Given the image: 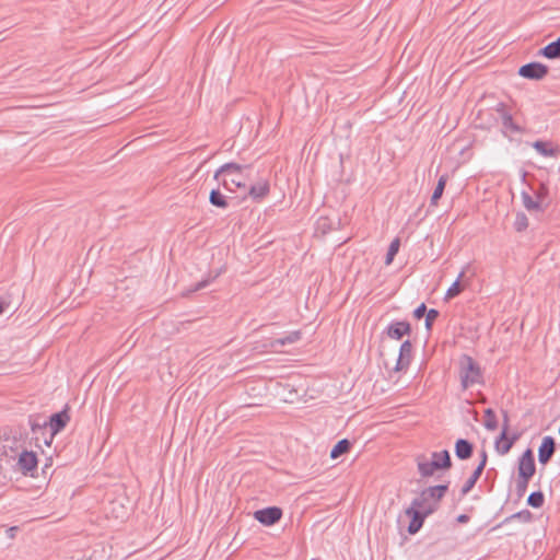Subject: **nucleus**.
<instances>
[{
	"label": "nucleus",
	"instance_id": "obj_32",
	"mask_svg": "<svg viewBox=\"0 0 560 560\" xmlns=\"http://www.w3.org/2000/svg\"><path fill=\"white\" fill-rule=\"evenodd\" d=\"M400 247V240L398 237L394 238L392 243L389 244L386 257H385V265H390L398 253Z\"/></svg>",
	"mask_w": 560,
	"mask_h": 560
},
{
	"label": "nucleus",
	"instance_id": "obj_21",
	"mask_svg": "<svg viewBox=\"0 0 560 560\" xmlns=\"http://www.w3.org/2000/svg\"><path fill=\"white\" fill-rule=\"evenodd\" d=\"M538 55L551 60L560 59V36L556 40L542 47L538 51Z\"/></svg>",
	"mask_w": 560,
	"mask_h": 560
},
{
	"label": "nucleus",
	"instance_id": "obj_36",
	"mask_svg": "<svg viewBox=\"0 0 560 560\" xmlns=\"http://www.w3.org/2000/svg\"><path fill=\"white\" fill-rule=\"evenodd\" d=\"M530 478H521V477H517V480H516V493H517V497L518 498H522L526 490H527V487H528V482H529Z\"/></svg>",
	"mask_w": 560,
	"mask_h": 560
},
{
	"label": "nucleus",
	"instance_id": "obj_42",
	"mask_svg": "<svg viewBox=\"0 0 560 560\" xmlns=\"http://www.w3.org/2000/svg\"><path fill=\"white\" fill-rule=\"evenodd\" d=\"M9 306V304L2 300H0V315L4 313L5 308Z\"/></svg>",
	"mask_w": 560,
	"mask_h": 560
},
{
	"label": "nucleus",
	"instance_id": "obj_31",
	"mask_svg": "<svg viewBox=\"0 0 560 560\" xmlns=\"http://www.w3.org/2000/svg\"><path fill=\"white\" fill-rule=\"evenodd\" d=\"M545 503V495L541 491H534L527 498V504L534 509H539Z\"/></svg>",
	"mask_w": 560,
	"mask_h": 560
},
{
	"label": "nucleus",
	"instance_id": "obj_9",
	"mask_svg": "<svg viewBox=\"0 0 560 560\" xmlns=\"http://www.w3.org/2000/svg\"><path fill=\"white\" fill-rule=\"evenodd\" d=\"M479 455H480L479 464L474 469L472 474L465 481L464 486L460 489V494L463 497H465L466 494H468L472 490V488L476 486L477 481L479 480V478L481 477V475H482V472H483V470L486 468V465H487V462H488L487 451L486 450H481Z\"/></svg>",
	"mask_w": 560,
	"mask_h": 560
},
{
	"label": "nucleus",
	"instance_id": "obj_24",
	"mask_svg": "<svg viewBox=\"0 0 560 560\" xmlns=\"http://www.w3.org/2000/svg\"><path fill=\"white\" fill-rule=\"evenodd\" d=\"M209 201L217 208L226 209L229 207L225 196L219 189H212L210 191Z\"/></svg>",
	"mask_w": 560,
	"mask_h": 560
},
{
	"label": "nucleus",
	"instance_id": "obj_43",
	"mask_svg": "<svg viewBox=\"0 0 560 560\" xmlns=\"http://www.w3.org/2000/svg\"><path fill=\"white\" fill-rule=\"evenodd\" d=\"M18 529V527H11L8 532L10 533V537L14 536V532Z\"/></svg>",
	"mask_w": 560,
	"mask_h": 560
},
{
	"label": "nucleus",
	"instance_id": "obj_18",
	"mask_svg": "<svg viewBox=\"0 0 560 560\" xmlns=\"http://www.w3.org/2000/svg\"><path fill=\"white\" fill-rule=\"evenodd\" d=\"M474 454V444L466 439H458L455 442V455L460 460L469 459Z\"/></svg>",
	"mask_w": 560,
	"mask_h": 560
},
{
	"label": "nucleus",
	"instance_id": "obj_38",
	"mask_svg": "<svg viewBox=\"0 0 560 560\" xmlns=\"http://www.w3.org/2000/svg\"><path fill=\"white\" fill-rule=\"evenodd\" d=\"M428 311L429 310L427 308V305L424 303H421L418 307L415 308L413 316L415 318L420 319L423 316L425 317Z\"/></svg>",
	"mask_w": 560,
	"mask_h": 560
},
{
	"label": "nucleus",
	"instance_id": "obj_30",
	"mask_svg": "<svg viewBox=\"0 0 560 560\" xmlns=\"http://www.w3.org/2000/svg\"><path fill=\"white\" fill-rule=\"evenodd\" d=\"M463 277H464V271H462L458 275L457 279L453 282V284L446 291V295H445L446 299H453L463 292L464 285L460 283V279Z\"/></svg>",
	"mask_w": 560,
	"mask_h": 560
},
{
	"label": "nucleus",
	"instance_id": "obj_20",
	"mask_svg": "<svg viewBox=\"0 0 560 560\" xmlns=\"http://www.w3.org/2000/svg\"><path fill=\"white\" fill-rule=\"evenodd\" d=\"M302 334L300 330H294L289 334H287L284 337L277 338L275 340L270 341V348L273 350H278L281 347H284L287 345H292L301 340Z\"/></svg>",
	"mask_w": 560,
	"mask_h": 560
},
{
	"label": "nucleus",
	"instance_id": "obj_45",
	"mask_svg": "<svg viewBox=\"0 0 560 560\" xmlns=\"http://www.w3.org/2000/svg\"><path fill=\"white\" fill-rule=\"evenodd\" d=\"M50 467V464H46L44 467H43V472L46 474V469H48Z\"/></svg>",
	"mask_w": 560,
	"mask_h": 560
},
{
	"label": "nucleus",
	"instance_id": "obj_37",
	"mask_svg": "<svg viewBox=\"0 0 560 560\" xmlns=\"http://www.w3.org/2000/svg\"><path fill=\"white\" fill-rule=\"evenodd\" d=\"M534 194H535L536 199H538L540 202H542L547 198V196L549 194V189L546 184L540 183L538 188L534 190Z\"/></svg>",
	"mask_w": 560,
	"mask_h": 560
},
{
	"label": "nucleus",
	"instance_id": "obj_29",
	"mask_svg": "<svg viewBox=\"0 0 560 560\" xmlns=\"http://www.w3.org/2000/svg\"><path fill=\"white\" fill-rule=\"evenodd\" d=\"M483 425L488 431H494L498 429V420L493 409L487 408L485 410Z\"/></svg>",
	"mask_w": 560,
	"mask_h": 560
},
{
	"label": "nucleus",
	"instance_id": "obj_33",
	"mask_svg": "<svg viewBox=\"0 0 560 560\" xmlns=\"http://www.w3.org/2000/svg\"><path fill=\"white\" fill-rule=\"evenodd\" d=\"M528 228V218L524 212H517L514 220V229L523 232Z\"/></svg>",
	"mask_w": 560,
	"mask_h": 560
},
{
	"label": "nucleus",
	"instance_id": "obj_23",
	"mask_svg": "<svg viewBox=\"0 0 560 560\" xmlns=\"http://www.w3.org/2000/svg\"><path fill=\"white\" fill-rule=\"evenodd\" d=\"M448 176L446 174L440 176L438 184L434 188V191L431 196V205L436 206L438 201L441 199L443 191L445 189L446 183H447Z\"/></svg>",
	"mask_w": 560,
	"mask_h": 560
},
{
	"label": "nucleus",
	"instance_id": "obj_6",
	"mask_svg": "<svg viewBox=\"0 0 560 560\" xmlns=\"http://www.w3.org/2000/svg\"><path fill=\"white\" fill-rule=\"evenodd\" d=\"M405 513L410 517L407 528L408 533L415 535L421 529L425 518L432 514V510H423L420 506H415L413 502H411V505L405 511Z\"/></svg>",
	"mask_w": 560,
	"mask_h": 560
},
{
	"label": "nucleus",
	"instance_id": "obj_39",
	"mask_svg": "<svg viewBox=\"0 0 560 560\" xmlns=\"http://www.w3.org/2000/svg\"><path fill=\"white\" fill-rule=\"evenodd\" d=\"M21 445H14L12 444V441L10 442H4L3 444V455H8L7 453V450L9 448L11 452L15 453L16 450L20 447Z\"/></svg>",
	"mask_w": 560,
	"mask_h": 560
},
{
	"label": "nucleus",
	"instance_id": "obj_12",
	"mask_svg": "<svg viewBox=\"0 0 560 560\" xmlns=\"http://www.w3.org/2000/svg\"><path fill=\"white\" fill-rule=\"evenodd\" d=\"M518 477L521 478H530L535 475L536 464L534 458V453L530 448H527L522 456L518 458Z\"/></svg>",
	"mask_w": 560,
	"mask_h": 560
},
{
	"label": "nucleus",
	"instance_id": "obj_44",
	"mask_svg": "<svg viewBox=\"0 0 560 560\" xmlns=\"http://www.w3.org/2000/svg\"><path fill=\"white\" fill-rule=\"evenodd\" d=\"M50 467V464H46L44 467H43V472L46 474V469H48Z\"/></svg>",
	"mask_w": 560,
	"mask_h": 560
},
{
	"label": "nucleus",
	"instance_id": "obj_34",
	"mask_svg": "<svg viewBox=\"0 0 560 560\" xmlns=\"http://www.w3.org/2000/svg\"><path fill=\"white\" fill-rule=\"evenodd\" d=\"M220 276V271L215 272L213 276L207 278V279H203L199 282H197L194 287H191L189 289V292H196V291H199V290H202L205 289L206 287L209 285V283L211 281H213L214 279H217L218 277Z\"/></svg>",
	"mask_w": 560,
	"mask_h": 560
},
{
	"label": "nucleus",
	"instance_id": "obj_10",
	"mask_svg": "<svg viewBox=\"0 0 560 560\" xmlns=\"http://www.w3.org/2000/svg\"><path fill=\"white\" fill-rule=\"evenodd\" d=\"M548 72L549 68L546 65L536 61L523 65L518 69V74L529 80H541Z\"/></svg>",
	"mask_w": 560,
	"mask_h": 560
},
{
	"label": "nucleus",
	"instance_id": "obj_35",
	"mask_svg": "<svg viewBox=\"0 0 560 560\" xmlns=\"http://www.w3.org/2000/svg\"><path fill=\"white\" fill-rule=\"evenodd\" d=\"M440 313L435 308H430L425 314V329L430 331L432 329L433 323L439 317Z\"/></svg>",
	"mask_w": 560,
	"mask_h": 560
},
{
	"label": "nucleus",
	"instance_id": "obj_28",
	"mask_svg": "<svg viewBox=\"0 0 560 560\" xmlns=\"http://www.w3.org/2000/svg\"><path fill=\"white\" fill-rule=\"evenodd\" d=\"M517 520L522 523H530L533 521V513L529 510H522L504 518L503 523H510Z\"/></svg>",
	"mask_w": 560,
	"mask_h": 560
},
{
	"label": "nucleus",
	"instance_id": "obj_3",
	"mask_svg": "<svg viewBox=\"0 0 560 560\" xmlns=\"http://www.w3.org/2000/svg\"><path fill=\"white\" fill-rule=\"evenodd\" d=\"M459 377L463 389L483 383L479 364L467 354H464L460 359Z\"/></svg>",
	"mask_w": 560,
	"mask_h": 560
},
{
	"label": "nucleus",
	"instance_id": "obj_19",
	"mask_svg": "<svg viewBox=\"0 0 560 560\" xmlns=\"http://www.w3.org/2000/svg\"><path fill=\"white\" fill-rule=\"evenodd\" d=\"M497 110L501 114L502 127L505 131H510L511 133H521L523 131V129L514 122L512 115L504 109L503 104H500Z\"/></svg>",
	"mask_w": 560,
	"mask_h": 560
},
{
	"label": "nucleus",
	"instance_id": "obj_7",
	"mask_svg": "<svg viewBox=\"0 0 560 560\" xmlns=\"http://www.w3.org/2000/svg\"><path fill=\"white\" fill-rule=\"evenodd\" d=\"M37 465V455L33 451L23 450L19 454L18 467L24 476L35 477Z\"/></svg>",
	"mask_w": 560,
	"mask_h": 560
},
{
	"label": "nucleus",
	"instance_id": "obj_25",
	"mask_svg": "<svg viewBox=\"0 0 560 560\" xmlns=\"http://www.w3.org/2000/svg\"><path fill=\"white\" fill-rule=\"evenodd\" d=\"M28 424L33 433H36L40 430H46L48 427L47 420L43 419L40 415H31L28 417Z\"/></svg>",
	"mask_w": 560,
	"mask_h": 560
},
{
	"label": "nucleus",
	"instance_id": "obj_13",
	"mask_svg": "<svg viewBox=\"0 0 560 560\" xmlns=\"http://www.w3.org/2000/svg\"><path fill=\"white\" fill-rule=\"evenodd\" d=\"M388 338L401 340L405 336H410L411 325L406 320H393L384 330Z\"/></svg>",
	"mask_w": 560,
	"mask_h": 560
},
{
	"label": "nucleus",
	"instance_id": "obj_27",
	"mask_svg": "<svg viewBox=\"0 0 560 560\" xmlns=\"http://www.w3.org/2000/svg\"><path fill=\"white\" fill-rule=\"evenodd\" d=\"M533 148L542 156H555L557 150L549 147L546 141L537 140L533 143Z\"/></svg>",
	"mask_w": 560,
	"mask_h": 560
},
{
	"label": "nucleus",
	"instance_id": "obj_22",
	"mask_svg": "<svg viewBox=\"0 0 560 560\" xmlns=\"http://www.w3.org/2000/svg\"><path fill=\"white\" fill-rule=\"evenodd\" d=\"M352 446V443L348 439H342L338 441L335 446L330 451V457L332 459H337L343 454H347L350 452Z\"/></svg>",
	"mask_w": 560,
	"mask_h": 560
},
{
	"label": "nucleus",
	"instance_id": "obj_17",
	"mask_svg": "<svg viewBox=\"0 0 560 560\" xmlns=\"http://www.w3.org/2000/svg\"><path fill=\"white\" fill-rule=\"evenodd\" d=\"M270 186L268 180L262 179L250 186L248 195L254 201L260 202L265 197L268 196Z\"/></svg>",
	"mask_w": 560,
	"mask_h": 560
},
{
	"label": "nucleus",
	"instance_id": "obj_5",
	"mask_svg": "<svg viewBox=\"0 0 560 560\" xmlns=\"http://www.w3.org/2000/svg\"><path fill=\"white\" fill-rule=\"evenodd\" d=\"M70 421L69 407L66 406L61 411L52 413L47 421L48 427L50 428L49 439H45L44 443L47 446L54 441L56 434L61 432Z\"/></svg>",
	"mask_w": 560,
	"mask_h": 560
},
{
	"label": "nucleus",
	"instance_id": "obj_40",
	"mask_svg": "<svg viewBox=\"0 0 560 560\" xmlns=\"http://www.w3.org/2000/svg\"><path fill=\"white\" fill-rule=\"evenodd\" d=\"M502 417H503L502 428H506V433H508L509 429H510V419H509V413L506 410H502Z\"/></svg>",
	"mask_w": 560,
	"mask_h": 560
},
{
	"label": "nucleus",
	"instance_id": "obj_15",
	"mask_svg": "<svg viewBox=\"0 0 560 560\" xmlns=\"http://www.w3.org/2000/svg\"><path fill=\"white\" fill-rule=\"evenodd\" d=\"M556 452V440L547 435L542 439L541 444L538 448V460L541 465H547Z\"/></svg>",
	"mask_w": 560,
	"mask_h": 560
},
{
	"label": "nucleus",
	"instance_id": "obj_8",
	"mask_svg": "<svg viewBox=\"0 0 560 560\" xmlns=\"http://www.w3.org/2000/svg\"><path fill=\"white\" fill-rule=\"evenodd\" d=\"M27 438V432L23 425H5L0 428V440L3 442L12 441L14 445H23Z\"/></svg>",
	"mask_w": 560,
	"mask_h": 560
},
{
	"label": "nucleus",
	"instance_id": "obj_1",
	"mask_svg": "<svg viewBox=\"0 0 560 560\" xmlns=\"http://www.w3.org/2000/svg\"><path fill=\"white\" fill-rule=\"evenodd\" d=\"M416 462L418 472L422 478L432 477L438 470H448L453 465L447 450L433 452L431 459H428L424 455H419Z\"/></svg>",
	"mask_w": 560,
	"mask_h": 560
},
{
	"label": "nucleus",
	"instance_id": "obj_16",
	"mask_svg": "<svg viewBox=\"0 0 560 560\" xmlns=\"http://www.w3.org/2000/svg\"><path fill=\"white\" fill-rule=\"evenodd\" d=\"M518 440L517 434H513L509 436L506 433V428H502L500 435L494 441V448L500 455L508 454L513 447L514 443Z\"/></svg>",
	"mask_w": 560,
	"mask_h": 560
},
{
	"label": "nucleus",
	"instance_id": "obj_11",
	"mask_svg": "<svg viewBox=\"0 0 560 560\" xmlns=\"http://www.w3.org/2000/svg\"><path fill=\"white\" fill-rule=\"evenodd\" d=\"M282 510L278 506H268L254 512V517L265 526H272L282 517Z\"/></svg>",
	"mask_w": 560,
	"mask_h": 560
},
{
	"label": "nucleus",
	"instance_id": "obj_14",
	"mask_svg": "<svg viewBox=\"0 0 560 560\" xmlns=\"http://www.w3.org/2000/svg\"><path fill=\"white\" fill-rule=\"evenodd\" d=\"M412 350H413V346L409 339L405 340L401 343V346L399 348V355H398L396 365L394 368V370L396 372L406 370L410 365V362L412 359Z\"/></svg>",
	"mask_w": 560,
	"mask_h": 560
},
{
	"label": "nucleus",
	"instance_id": "obj_4",
	"mask_svg": "<svg viewBox=\"0 0 560 560\" xmlns=\"http://www.w3.org/2000/svg\"><path fill=\"white\" fill-rule=\"evenodd\" d=\"M250 165L247 164H238L234 162L225 163L220 168L217 170L214 173V179H219L221 175H230L231 178L226 179L224 178L222 180V185L224 188H229V185H235L236 187H245L246 183L242 178V174L244 171L249 170Z\"/></svg>",
	"mask_w": 560,
	"mask_h": 560
},
{
	"label": "nucleus",
	"instance_id": "obj_2",
	"mask_svg": "<svg viewBox=\"0 0 560 560\" xmlns=\"http://www.w3.org/2000/svg\"><path fill=\"white\" fill-rule=\"evenodd\" d=\"M450 482L431 486L423 489L420 494L412 500L415 506L423 510H432V514L440 508V502L448 491Z\"/></svg>",
	"mask_w": 560,
	"mask_h": 560
},
{
	"label": "nucleus",
	"instance_id": "obj_41",
	"mask_svg": "<svg viewBox=\"0 0 560 560\" xmlns=\"http://www.w3.org/2000/svg\"><path fill=\"white\" fill-rule=\"evenodd\" d=\"M456 521L460 524H465L469 521V516L467 514H460L457 516Z\"/></svg>",
	"mask_w": 560,
	"mask_h": 560
},
{
	"label": "nucleus",
	"instance_id": "obj_26",
	"mask_svg": "<svg viewBox=\"0 0 560 560\" xmlns=\"http://www.w3.org/2000/svg\"><path fill=\"white\" fill-rule=\"evenodd\" d=\"M521 197H522L523 206L528 211H540L541 210V206H540L541 202L538 199L534 200L533 197L528 192L523 191L521 194Z\"/></svg>",
	"mask_w": 560,
	"mask_h": 560
}]
</instances>
